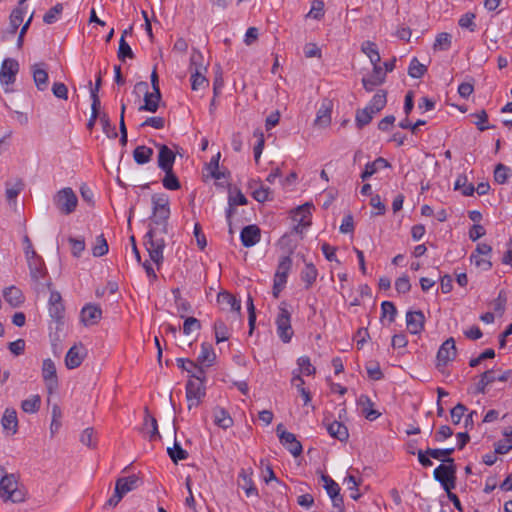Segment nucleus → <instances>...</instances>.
Returning a JSON list of instances; mask_svg holds the SVG:
<instances>
[{
  "label": "nucleus",
  "instance_id": "obj_61",
  "mask_svg": "<svg viewBox=\"0 0 512 512\" xmlns=\"http://www.w3.org/2000/svg\"><path fill=\"white\" fill-rule=\"evenodd\" d=\"M475 14L468 12L464 15H462L458 21V24L461 28H466L471 32H474L476 29V24L474 22Z\"/></svg>",
  "mask_w": 512,
  "mask_h": 512
},
{
  "label": "nucleus",
  "instance_id": "obj_55",
  "mask_svg": "<svg viewBox=\"0 0 512 512\" xmlns=\"http://www.w3.org/2000/svg\"><path fill=\"white\" fill-rule=\"evenodd\" d=\"M321 480L324 482V489L329 497L340 493V486L330 476L322 474Z\"/></svg>",
  "mask_w": 512,
  "mask_h": 512
},
{
  "label": "nucleus",
  "instance_id": "obj_45",
  "mask_svg": "<svg viewBox=\"0 0 512 512\" xmlns=\"http://www.w3.org/2000/svg\"><path fill=\"white\" fill-rule=\"evenodd\" d=\"M512 175L511 169L506 165L499 163L494 169V180L498 184H505L509 177Z\"/></svg>",
  "mask_w": 512,
  "mask_h": 512
},
{
  "label": "nucleus",
  "instance_id": "obj_21",
  "mask_svg": "<svg viewBox=\"0 0 512 512\" xmlns=\"http://www.w3.org/2000/svg\"><path fill=\"white\" fill-rule=\"evenodd\" d=\"M385 80V72L382 67L377 64L373 66V71L369 77L362 79V84L367 91H372L374 87L381 85Z\"/></svg>",
  "mask_w": 512,
  "mask_h": 512
},
{
  "label": "nucleus",
  "instance_id": "obj_60",
  "mask_svg": "<svg viewBox=\"0 0 512 512\" xmlns=\"http://www.w3.org/2000/svg\"><path fill=\"white\" fill-rule=\"evenodd\" d=\"M372 119L373 116L365 108L356 111L355 122L359 129L368 125Z\"/></svg>",
  "mask_w": 512,
  "mask_h": 512
},
{
  "label": "nucleus",
  "instance_id": "obj_63",
  "mask_svg": "<svg viewBox=\"0 0 512 512\" xmlns=\"http://www.w3.org/2000/svg\"><path fill=\"white\" fill-rule=\"evenodd\" d=\"M68 242L71 245V252L74 257H80L81 253L85 249L84 239L69 237Z\"/></svg>",
  "mask_w": 512,
  "mask_h": 512
},
{
  "label": "nucleus",
  "instance_id": "obj_14",
  "mask_svg": "<svg viewBox=\"0 0 512 512\" xmlns=\"http://www.w3.org/2000/svg\"><path fill=\"white\" fill-rule=\"evenodd\" d=\"M86 356V347L82 343L74 344L65 356V366L68 369L78 368Z\"/></svg>",
  "mask_w": 512,
  "mask_h": 512
},
{
  "label": "nucleus",
  "instance_id": "obj_41",
  "mask_svg": "<svg viewBox=\"0 0 512 512\" xmlns=\"http://www.w3.org/2000/svg\"><path fill=\"white\" fill-rule=\"evenodd\" d=\"M165 176L162 179L163 186L168 190H178L181 188L180 181L173 169L164 170Z\"/></svg>",
  "mask_w": 512,
  "mask_h": 512
},
{
  "label": "nucleus",
  "instance_id": "obj_59",
  "mask_svg": "<svg viewBox=\"0 0 512 512\" xmlns=\"http://www.w3.org/2000/svg\"><path fill=\"white\" fill-rule=\"evenodd\" d=\"M344 483H346L348 490L351 491L350 497L354 500H358L361 497V494L358 492L360 481H357L353 475H348L345 477Z\"/></svg>",
  "mask_w": 512,
  "mask_h": 512
},
{
  "label": "nucleus",
  "instance_id": "obj_43",
  "mask_svg": "<svg viewBox=\"0 0 512 512\" xmlns=\"http://www.w3.org/2000/svg\"><path fill=\"white\" fill-rule=\"evenodd\" d=\"M41 397L39 395H33L32 397L25 399L21 403V408L25 413H36L40 409Z\"/></svg>",
  "mask_w": 512,
  "mask_h": 512
},
{
  "label": "nucleus",
  "instance_id": "obj_62",
  "mask_svg": "<svg viewBox=\"0 0 512 512\" xmlns=\"http://www.w3.org/2000/svg\"><path fill=\"white\" fill-rule=\"evenodd\" d=\"M63 11V5L58 3L55 6H53L51 9H49L48 12L45 13L43 17V21L46 24H53L57 20V16L61 14Z\"/></svg>",
  "mask_w": 512,
  "mask_h": 512
},
{
  "label": "nucleus",
  "instance_id": "obj_24",
  "mask_svg": "<svg viewBox=\"0 0 512 512\" xmlns=\"http://www.w3.org/2000/svg\"><path fill=\"white\" fill-rule=\"evenodd\" d=\"M291 267H292V259H291L290 255L281 257L278 267H277V270H276V273H275V276H274V281H277V282H280V283L286 285L288 273H289Z\"/></svg>",
  "mask_w": 512,
  "mask_h": 512
},
{
  "label": "nucleus",
  "instance_id": "obj_30",
  "mask_svg": "<svg viewBox=\"0 0 512 512\" xmlns=\"http://www.w3.org/2000/svg\"><path fill=\"white\" fill-rule=\"evenodd\" d=\"M3 297L12 307H19L24 302L22 291L15 286L6 288Z\"/></svg>",
  "mask_w": 512,
  "mask_h": 512
},
{
  "label": "nucleus",
  "instance_id": "obj_42",
  "mask_svg": "<svg viewBox=\"0 0 512 512\" xmlns=\"http://www.w3.org/2000/svg\"><path fill=\"white\" fill-rule=\"evenodd\" d=\"M291 383L293 386H295L297 388L298 392L303 397L304 404L307 405L311 401V394L308 390H306L304 388L303 378L299 374H296L295 371H293V377L291 379Z\"/></svg>",
  "mask_w": 512,
  "mask_h": 512
},
{
  "label": "nucleus",
  "instance_id": "obj_47",
  "mask_svg": "<svg viewBox=\"0 0 512 512\" xmlns=\"http://www.w3.org/2000/svg\"><path fill=\"white\" fill-rule=\"evenodd\" d=\"M215 339L217 343L227 341L230 337L229 329L222 320H216L214 323Z\"/></svg>",
  "mask_w": 512,
  "mask_h": 512
},
{
  "label": "nucleus",
  "instance_id": "obj_7",
  "mask_svg": "<svg viewBox=\"0 0 512 512\" xmlns=\"http://www.w3.org/2000/svg\"><path fill=\"white\" fill-rule=\"evenodd\" d=\"M491 253L492 247L490 245L486 243H478L474 252L470 255V261L481 270H490L492 267V262L483 256H490Z\"/></svg>",
  "mask_w": 512,
  "mask_h": 512
},
{
  "label": "nucleus",
  "instance_id": "obj_46",
  "mask_svg": "<svg viewBox=\"0 0 512 512\" xmlns=\"http://www.w3.org/2000/svg\"><path fill=\"white\" fill-rule=\"evenodd\" d=\"M427 72V67L420 63L419 60L414 57L408 68V75L412 78L419 79Z\"/></svg>",
  "mask_w": 512,
  "mask_h": 512
},
{
  "label": "nucleus",
  "instance_id": "obj_10",
  "mask_svg": "<svg viewBox=\"0 0 512 512\" xmlns=\"http://www.w3.org/2000/svg\"><path fill=\"white\" fill-rule=\"evenodd\" d=\"M42 377L48 393L52 394L58 388V377L55 363L50 358L43 360Z\"/></svg>",
  "mask_w": 512,
  "mask_h": 512
},
{
  "label": "nucleus",
  "instance_id": "obj_54",
  "mask_svg": "<svg viewBox=\"0 0 512 512\" xmlns=\"http://www.w3.org/2000/svg\"><path fill=\"white\" fill-rule=\"evenodd\" d=\"M100 123L102 125L103 132L108 138L114 139L118 136L115 126L111 124L110 119L106 113L100 115Z\"/></svg>",
  "mask_w": 512,
  "mask_h": 512
},
{
  "label": "nucleus",
  "instance_id": "obj_5",
  "mask_svg": "<svg viewBox=\"0 0 512 512\" xmlns=\"http://www.w3.org/2000/svg\"><path fill=\"white\" fill-rule=\"evenodd\" d=\"M457 356V348L453 337L446 339L440 346L436 356V368L441 370L450 361H453Z\"/></svg>",
  "mask_w": 512,
  "mask_h": 512
},
{
  "label": "nucleus",
  "instance_id": "obj_58",
  "mask_svg": "<svg viewBox=\"0 0 512 512\" xmlns=\"http://www.w3.org/2000/svg\"><path fill=\"white\" fill-rule=\"evenodd\" d=\"M135 57L130 45L126 40L121 37L119 41L118 58L121 61H125L126 58L133 59Z\"/></svg>",
  "mask_w": 512,
  "mask_h": 512
},
{
  "label": "nucleus",
  "instance_id": "obj_3",
  "mask_svg": "<svg viewBox=\"0 0 512 512\" xmlns=\"http://www.w3.org/2000/svg\"><path fill=\"white\" fill-rule=\"evenodd\" d=\"M53 203L63 215H70L76 210L78 198L70 187L59 190L53 197Z\"/></svg>",
  "mask_w": 512,
  "mask_h": 512
},
{
  "label": "nucleus",
  "instance_id": "obj_56",
  "mask_svg": "<svg viewBox=\"0 0 512 512\" xmlns=\"http://www.w3.org/2000/svg\"><path fill=\"white\" fill-rule=\"evenodd\" d=\"M188 364L190 365L191 372L189 373L192 378H194L192 381H200L204 384L205 381V370L203 365H200L198 363H195L193 361H188Z\"/></svg>",
  "mask_w": 512,
  "mask_h": 512
},
{
  "label": "nucleus",
  "instance_id": "obj_20",
  "mask_svg": "<svg viewBox=\"0 0 512 512\" xmlns=\"http://www.w3.org/2000/svg\"><path fill=\"white\" fill-rule=\"evenodd\" d=\"M158 147V167L162 171L173 169L176 158L175 153L166 145H158Z\"/></svg>",
  "mask_w": 512,
  "mask_h": 512
},
{
  "label": "nucleus",
  "instance_id": "obj_4",
  "mask_svg": "<svg viewBox=\"0 0 512 512\" xmlns=\"http://www.w3.org/2000/svg\"><path fill=\"white\" fill-rule=\"evenodd\" d=\"M286 306V302H281L279 306V313L276 318L277 333L284 343L290 342L293 336L291 314Z\"/></svg>",
  "mask_w": 512,
  "mask_h": 512
},
{
  "label": "nucleus",
  "instance_id": "obj_2",
  "mask_svg": "<svg viewBox=\"0 0 512 512\" xmlns=\"http://www.w3.org/2000/svg\"><path fill=\"white\" fill-rule=\"evenodd\" d=\"M26 489L19 482V475L8 473L0 467V498L4 502L21 503L26 499Z\"/></svg>",
  "mask_w": 512,
  "mask_h": 512
},
{
  "label": "nucleus",
  "instance_id": "obj_36",
  "mask_svg": "<svg viewBox=\"0 0 512 512\" xmlns=\"http://www.w3.org/2000/svg\"><path fill=\"white\" fill-rule=\"evenodd\" d=\"M361 51L368 56L373 66L381 61L377 45L372 41H364L361 45Z\"/></svg>",
  "mask_w": 512,
  "mask_h": 512
},
{
  "label": "nucleus",
  "instance_id": "obj_50",
  "mask_svg": "<svg viewBox=\"0 0 512 512\" xmlns=\"http://www.w3.org/2000/svg\"><path fill=\"white\" fill-rule=\"evenodd\" d=\"M167 453L171 460L176 464L178 461L185 460L188 458V452L184 450L181 445L175 441L173 447L167 449Z\"/></svg>",
  "mask_w": 512,
  "mask_h": 512
},
{
  "label": "nucleus",
  "instance_id": "obj_44",
  "mask_svg": "<svg viewBox=\"0 0 512 512\" xmlns=\"http://www.w3.org/2000/svg\"><path fill=\"white\" fill-rule=\"evenodd\" d=\"M23 14H24V11L20 7H17L12 11V13L10 15V23H9V30H8V32L10 34H15L17 32L19 26L23 22Z\"/></svg>",
  "mask_w": 512,
  "mask_h": 512
},
{
  "label": "nucleus",
  "instance_id": "obj_9",
  "mask_svg": "<svg viewBox=\"0 0 512 512\" xmlns=\"http://www.w3.org/2000/svg\"><path fill=\"white\" fill-rule=\"evenodd\" d=\"M136 88L145 90L144 95V104L141 105L138 110L139 111H148L151 113H155L159 108V103L161 101L162 95L161 91H158V95L156 91L149 92L147 82H138L136 84Z\"/></svg>",
  "mask_w": 512,
  "mask_h": 512
},
{
  "label": "nucleus",
  "instance_id": "obj_31",
  "mask_svg": "<svg viewBox=\"0 0 512 512\" xmlns=\"http://www.w3.org/2000/svg\"><path fill=\"white\" fill-rule=\"evenodd\" d=\"M30 269V275L35 281H39L46 273L44 262L41 256L27 260Z\"/></svg>",
  "mask_w": 512,
  "mask_h": 512
},
{
  "label": "nucleus",
  "instance_id": "obj_15",
  "mask_svg": "<svg viewBox=\"0 0 512 512\" xmlns=\"http://www.w3.org/2000/svg\"><path fill=\"white\" fill-rule=\"evenodd\" d=\"M443 463L439 465L433 471L434 479L440 484H444L448 480V478L453 477V474H456L457 467L453 458L443 459Z\"/></svg>",
  "mask_w": 512,
  "mask_h": 512
},
{
  "label": "nucleus",
  "instance_id": "obj_6",
  "mask_svg": "<svg viewBox=\"0 0 512 512\" xmlns=\"http://www.w3.org/2000/svg\"><path fill=\"white\" fill-rule=\"evenodd\" d=\"M280 443L294 456L302 453V444L296 439L295 434L284 430L283 424H278L276 428Z\"/></svg>",
  "mask_w": 512,
  "mask_h": 512
},
{
  "label": "nucleus",
  "instance_id": "obj_13",
  "mask_svg": "<svg viewBox=\"0 0 512 512\" xmlns=\"http://www.w3.org/2000/svg\"><path fill=\"white\" fill-rule=\"evenodd\" d=\"M205 396L204 384L200 381L189 380L186 384V398L188 401V409L191 410L193 406H198L201 399Z\"/></svg>",
  "mask_w": 512,
  "mask_h": 512
},
{
  "label": "nucleus",
  "instance_id": "obj_17",
  "mask_svg": "<svg viewBox=\"0 0 512 512\" xmlns=\"http://www.w3.org/2000/svg\"><path fill=\"white\" fill-rule=\"evenodd\" d=\"M261 238V230L255 225L245 226L240 234V239L244 247H252L256 245Z\"/></svg>",
  "mask_w": 512,
  "mask_h": 512
},
{
  "label": "nucleus",
  "instance_id": "obj_19",
  "mask_svg": "<svg viewBox=\"0 0 512 512\" xmlns=\"http://www.w3.org/2000/svg\"><path fill=\"white\" fill-rule=\"evenodd\" d=\"M253 471L242 469L239 473L238 485L245 490L246 496H258V490L252 480Z\"/></svg>",
  "mask_w": 512,
  "mask_h": 512
},
{
  "label": "nucleus",
  "instance_id": "obj_64",
  "mask_svg": "<svg viewBox=\"0 0 512 512\" xmlns=\"http://www.w3.org/2000/svg\"><path fill=\"white\" fill-rule=\"evenodd\" d=\"M201 329L200 321L195 317H187L183 324V333L189 335L192 331Z\"/></svg>",
  "mask_w": 512,
  "mask_h": 512
},
{
  "label": "nucleus",
  "instance_id": "obj_39",
  "mask_svg": "<svg viewBox=\"0 0 512 512\" xmlns=\"http://www.w3.org/2000/svg\"><path fill=\"white\" fill-rule=\"evenodd\" d=\"M297 364L299 366L298 370H294L296 374H305L307 376L314 375L316 373V368L311 364L310 358L308 356H301L297 360Z\"/></svg>",
  "mask_w": 512,
  "mask_h": 512
},
{
  "label": "nucleus",
  "instance_id": "obj_22",
  "mask_svg": "<svg viewBox=\"0 0 512 512\" xmlns=\"http://www.w3.org/2000/svg\"><path fill=\"white\" fill-rule=\"evenodd\" d=\"M390 163L383 157H378L373 162H368L365 165L364 171L361 173L360 178L362 181H366L372 175H374L379 169L390 167Z\"/></svg>",
  "mask_w": 512,
  "mask_h": 512
},
{
  "label": "nucleus",
  "instance_id": "obj_27",
  "mask_svg": "<svg viewBox=\"0 0 512 512\" xmlns=\"http://www.w3.org/2000/svg\"><path fill=\"white\" fill-rule=\"evenodd\" d=\"M358 404L362 407V414L367 420L373 421L381 415L380 412L373 409L374 403L367 395H361Z\"/></svg>",
  "mask_w": 512,
  "mask_h": 512
},
{
  "label": "nucleus",
  "instance_id": "obj_57",
  "mask_svg": "<svg viewBox=\"0 0 512 512\" xmlns=\"http://www.w3.org/2000/svg\"><path fill=\"white\" fill-rule=\"evenodd\" d=\"M50 316L58 323L63 324L65 307L63 303L49 305Z\"/></svg>",
  "mask_w": 512,
  "mask_h": 512
},
{
  "label": "nucleus",
  "instance_id": "obj_37",
  "mask_svg": "<svg viewBox=\"0 0 512 512\" xmlns=\"http://www.w3.org/2000/svg\"><path fill=\"white\" fill-rule=\"evenodd\" d=\"M496 381L493 370H486L480 375V379L475 387L476 394H485L486 387Z\"/></svg>",
  "mask_w": 512,
  "mask_h": 512
},
{
  "label": "nucleus",
  "instance_id": "obj_23",
  "mask_svg": "<svg viewBox=\"0 0 512 512\" xmlns=\"http://www.w3.org/2000/svg\"><path fill=\"white\" fill-rule=\"evenodd\" d=\"M217 302L219 305L222 306V309L229 308L231 311L237 312H240L241 310V302L227 291H222L218 293Z\"/></svg>",
  "mask_w": 512,
  "mask_h": 512
},
{
  "label": "nucleus",
  "instance_id": "obj_1",
  "mask_svg": "<svg viewBox=\"0 0 512 512\" xmlns=\"http://www.w3.org/2000/svg\"><path fill=\"white\" fill-rule=\"evenodd\" d=\"M169 217L168 197L165 194H154L152 196L151 223L145 235V245L150 259L157 265L163 261V249L166 245L163 235L168 232Z\"/></svg>",
  "mask_w": 512,
  "mask_h": 512
},
{
  "label": "nucleus",
  "instance_id": "obj_33",
  "mask_svg": "<svg viewBox=\"0 0 512 512\" xmlns=\"http://www.w3.org/2000/svg\"><path fill=\"white\" fill-rule=\"evenodd\" d=\"M33 80L38 90L44 91L48 87V73L40 68L39 64L33 65Z\"/></svg>",
  "mask_w": 512,
  "mask_h": 512
},
{
  "label": "nucleus",
  "instance_id": "obj_12",
  "mask_svg": "<svg viewBox=\"0 0 512 512\" xmlns=\"http://www.w3.org/2000/svg\"><path fill=\"white\" fill-rule=\"evenodd\" d=\"M19 71V63L13 58H6L2 62L0 69V82L3 85H11L16 80V75Z\"/></svg>",
  "mask_w": 512,
  "mask_h": 512
},
{
  "label": "nucleus",
  "instance_id": "obj_53",
  "mask_svg": "<svg viewBox=\"0 0 512 512\" xmlns=\"http://www.w3.org/2000/svg\"><path fill=\"white\" fill-rule=\"evenodd\" d=\"M108 252V243L103 234L96 237L95 245L92 248V254L95 257H101Z\"/></svg>",
  "mask_w": 512,
  "mask_h": 512
},
{
  "label": "nucleus",
  "instance_id": "obj_28",
  "mask_svg": "<svg viewBox=\"0 0 512 512\" xmlns=\"http://www.w3.org/2000/svg\"><path fill=\"white\" fill-rule=\"evenodd\" d=\"M138 481L139 478L136 475L119 478L116 481L115 488L117 489V492L119 491L124 496L126 493L137 488Z\"/></svg>",
  "mask_w": 512,
  "mask_h": 512
},
{
  "label": "nucleus",
  "instance_id": "obj_49",
  "mask_svg": "<svg viewBox=\"0 0 512 512\" xmlns=\"http://www.w3.org/2000/svg\"><path fill=\"white\" fill-rule=\"evenodd\" d=\"M451 39H452L451 34L446 33V32L439 33L436 36V39H435V42L433 45V49L440 50V51L448 50L451 47V43H452Z\"/></svg>",
  "mask_w": 512,
  "mask_h": 512
},
{
  "label": "nucleus",
  "instance_id": "obj_51",
  "mask_svg": "<svg viewBox=\"0 0 512 512\" xmlns=\"http://www.w3.org/2000/svg\"><path fill=\"white\" fill-rule=\"evenodd\" d=\"M62 411L60 407L55 404L52 407V421L50 425V434L53 437L61 427Z\"/></svg>",
  "mask_w": 512,
  "mask_h": 512
},
{
  "label": "nucleus",
  "instance_id": "obj_52",
  "mask_svg": "<svg viewBox=\"0 0 512 512\" xmlns=\"http://www.w3.org/2000/svg\"><path fill=\"white\" fill-rule=\"evenodd\" d=\"M455 448H445V449H439V448H427L426 453L434 459L441 460L443 462V459L451 458L450 456L454 453Z\"/></svg>",
  "mask_w": 512,
  "mask_h": 512
},
{
  "label": "nucleus",
  "instance_id": "obj_40",
  "mask_svg": "<svg viewBox=\"0 0 512 512\" xmlns=\"http://www.w3.org/2000/svg\"><path fill=\"white\" fill-rule=\"evenodd\" d=\"M318 272L312 263H306L301 272V279L306 283V288H310L316 281Z\"/></svg>",
  "mask_w": 512,
  "mask_h": 512
},
{
  "label": "nucleus",
  "instance_id": "obj_38",
  "mask_svg": "<svg viewBox=\"0 0 512 512\" xmlns=\"http://www.w3.org/2000/svg\"><path fill=\"white\" fill-rule=\"evenodd\" d=\"M455 190L462 189V194L464 196H472L475 192V187L472 183H468V179L466 175H459L454 184Z\"/></svg>",
  "mask_w": 512,
  "mask_h": 512
},
{
  "label": "nucleus",
  "instance_id": "obj_35",
  "mask_svg": "<svg viewBox=\"0 0 512 512\" xmlns=\"http://www.w3.org/2000/svg\"><path fill=\"white\" fill-rule=\"evenodd\" d=\"M214 422L223 429H228L233 425V419L229 413L224 408L220 407L214 409Z\"/></svg>",
  "mask_w": 512,
  "mask_h": 512
},
{
  "label": "nucleus",
  "instance_id": "obj_29",
  "mask_svg": "<svg viewBox=\"0 0 512 512\" xmlns=\"http://www.w3.org/2000/svg\"><path fill=\"white\" fill-rule=\"evenodd\" d=\"M215 359L216 354L213 350L212 345L209 343H203L201 345V353L197 358V363L205 367H210L213 365Z\"/></svg>",
  "mask_w": 512,
  "mask_h": 512
},
{
  "label": "nucleus",
  "instance_id": "obj_18",
  "mask_svg": "<svg viewBox=\"0 0 512 512\" xmlns=\"http://www.w3.org/2000/svg\"><path fill=\"white\" fill-rule=\"evenodd\" d=\"M102 317V310L97 305L87 304L81 310V321L85 326L97 324Z\"/></svg>",
  "mask_w": 512,
  "mask_h": 512
},
{
  "label": "nucleus",
  "instance_id": "obj_26",
  "mask_svg": "<svg viewBox=\"0 0 512 512\" xmlns=\"http://www.w3.org/2000/svg\"><path fill=\"white\" fill-rule=\"evenodd\" d=\"M1 424L4 430L15 434L18 429L17 413L14 409L7 408L2 416Z\"/></svg>",
  "mask_w": 512,
  "mask_h": 512
},
{
  "label": "nucleus",
  "instance_id": "obj_48",
  "mask_svg": "<svg viewBox=\"0 0 512 512\" xmlns=\"http://www.w3.org/2000/svg\"><path fill=\"white\" fill-rule=\"evenodd\" d=\"M505 438L495 444V453L506 454L512 449V430L504 431Z\"/></svg>",
  "mask_w": 512,
  "mask_h": 512
},
{
  "label": "nucleus",
  "instance_id": "obj_25",
  "mask_svg": "<svg viewBox=\"0 0 512 512\" xmlns=\"http://www.w3.org/2000/svg\"><path fill=\"white\" fill-rule=\"evenodd\" d=\"M326 428L329 435L340 442H346L349 438L348 429L341 422L333 421L332 423L327 424Z\"/></svg>",
  "mask_w": 512,
  "mask_h": 512
},
{
  "label": "nucleus",
  "instance_id": "obj_16",
  "mask_svg": "<svg viewBox=\"0 0 512 512\" xmlns=\"http://www.w3.org/2000/svg\"><path fill=\"white\" fill-rule=\"evenodd\" d=\"M406 324L410 333H421L425 324V316L423 312L421 310L408 311L406 314Z\"/></svg>",
  "mask_w": 512,
  "mask_h": 512
},
{
  "label": "nucleus",
  "instance_id": "obj_32",
  "mask_svg": "<svg viewBox=\"0 0 512 512\" xmlns=\"http://www.w3.org/2000/svg\"><path fill=\"white\" fill-rule=\"evenodd\" d=\"M144 413H145V416H144V423H143V431L146 430L148 428V426H151V430L149 431L150 441L160 439L161 436L158 431V423H157L156 418L150 414L149 409L147 407L144 409Z\"/></svg>",
  "mask_w": 512,
  "mask_h": 512
},
{
  "label": "nucleus",
  "instance_id": "obj_8",
  "mask_svg": "<svg viewBox=\"0 0 512 512\" xmlns=\"http://www.w3.org/2000/svg\"><path fill=\"white\" fill-rule=\"evenodd\" d=\"M202 60V55L196 50H193V53L190 58V71H191V87L193 90H197L203 84H208V80L201 73L202 65L198 64V62ZM206 70L205 67H203Z\"/></svg>",
  "mask_w": 512,
  "mask_h": 512
},
{
  "label": "nucleus",
  "instance_id": "obj_11",
  "mask_svg": "<svg viewBox=\"0 0 512 512\" xmlns=\"http://www.w3.org/2000/svg\"><path fill=\"white\" fill-rule=\"evenodd\" d=\"M312 208L313 205L311 203H305L294 210L293 220L297 222V225L293 228L294 232L302 233L303 228L311 225L310 216Z\"/></svg>",
  "mask_w": 512,
  "mask_h": 512
},
{
  "label": "nucleus",
  "instance_id": "obj_34",
  "mask_svg": "<svg viewBox=\"0 0 512 512\" xmlns=\"http://www.w3.org/2000/svg\"><path fill=\"white\" fill-rule=\"evenodd\" d=\"M153 149L150 147H147L145 145L137 146L133 151V158L134 161L139 164L143 165L151 161V158L153 156Z\"/></svg>",
  "mask_w": 512,
  "mask_h": 512
}]
</instances>
